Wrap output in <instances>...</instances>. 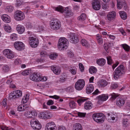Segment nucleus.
I'll return each mask as SVG.
<instances>
[{
    "instance_id": "1",
    "label": "nucleus",
    "mask_w": 130,
    "mask_h": 130,
    "mask_svg": "<svg viewBox=\"0 0 130 130\" xmlns=\"http://www.w3.org/2000/svg\"><path fill=\"white\" fill-rule=\"evenodd\" d=\"M126 70L124 66L121 64L113 72V77L116 80H117L122 74L125 72Z\"/></svg>"
},
{
    "instance_id": "2",
    "label": "nucleus",
    "mask_w": 130,
    "mask_h": 130,
    "mask_svg": "<svg viewBox=\"0 0 130 130\" xmlns=\"http://www.w3.org/2000/svg\"><path fill=\"white\" fill-rule=\"evenodd\" d=\"M68 40L64 37H61L59 40L58 47L60 50H64L67 48L68 45Z\"/></svg>"
},
{
    "instance_id": "3",
    "label": "nucleus",
    "mask_w": 130,
    "mask_h": 130,
    "mask_svg": "<svg viewBox=\"0 0 130 130\" xmlns=\"http://www.w3.org/2000/svg\"><path fill=\"white\" fill-rule=\"evenodd\" d=\"M55 10L61 13H63V14L66 17H70L73 15V13L68 9L66 8L64 10L63 8L61 6H59L56 7Z\"/></svg>"
},
{
    "instance_id": "4",
    "label": "nucleus",
    "mask_w": 130,
    "mask_h": 130,
    "mask_svg": "<svg viewBox=\"0 0 130 130\" xmlns=\"http://www.w3.org/2000/svg\"><path fill=\"white\" fill-rule=\"evenodd\" d=\"M92 117L95 121L99 123H103L105 119V116L102 113H94Z\"/></svg>"
},
{
    "instance_id": "5",
    "label": "nucleus",
    "mask_w": 130,
    "mask_h": 130,
    "mask_svg": "<svg viewBox=\"0 0 130 130\" xmlns=\"http://www.w3.org/2000/svg\"><path fill=\"white\" fill-rule=\"evenodd\" d=\"M32 127L35 130H39L41 128V125L39 122L36 118L32 119L30 121Z\"/></svg>"
},
{
    "instance_id": "6",
    "label": "nucleus",
    "mask_w": 130,
    "mask_h": 130,
    "mask_svg": "<svg viewBox=\"0 0 130 130\" xmlns=\"http://www.w3.org/2000/svg\"><path fill=\"white\" fill-rule=\"evenodd\" d=\"M50 26L51 28L54 30L59 29L61 26L60 22L57 20L52 21L50 22Z\"/></svg>"
},
{
    "instance_id": "7",
    "label": "nucleus",
    "mask_w": 130,
    "mask_h": 130,
    "mask_svg": "<svg viewBox=\"0 0 130 130\" xmlns=\"http://www.w3.org/2000/svg\"><path fill=\"white\" fill-rule=\"evenodd\" d=\"M85 81L83 79H78L76 83L75 88L76 90L80 91L85 86Z\"/></svg>"
},
{
    "instance_id": "8",
    "label": "nucleus",
    "mask_w": 130,
    "mask_h": 130,
    "mask_svg": "<svg viewBox=\"0 0 130 130\" xmlns=\"http://www.w3.org/2000/svg\"><path fill=\"white\" fill-rule=\"evenodd\" d=\"M29 43L30 46L34 48L36 47L39 44L38 39L35 37H29L28 38Z\"/></svg>"
},
{
    "instance_id": "9",
    "label": "nucleus",
    "mask_w": 130,
    "mask_h": 130,
    "mask_svg": "<svg viewBox=\"0 0 130 130\" xmlns=\"http://www.w3.org/2000/svg\"><path fill=\"white\" fill-rule=\"evenodd\" d=\"M22 95V91L20 90H17L12 92L9 95V97L10 99H15L21 96Z\"/></svg>"
},
{
    "instance_id": "10",
    "label": "nucleus",
    "mask_w": 130,
    "mask_h": 130,
    "mask_svg": "<svg viewBox=\"0 0 130 130\" xmlns=\"http://www.w3.org/2000/svg\"><path fill=\"white\" fill-rule=\"evenodd\" d=\"M14 17L15 20L20 21L23 20L24 19L25 15L23 12L18 10L15 12Z\"/></svg>"
},
{
    "instance_id": "11",
    "label": "nucleus",
    "mask_w": 130,
    "mask_h": 130,
    "mask_svg": "<svg viewBox=\"0 0 130 130\" xmlns=\"http://www.w3.org/2000/svg\"><path fill=\"white\" fill-rule=\"evenodd\" d=\"M68 37L70 41L72 43L75 44L79 41V39L77 35L74 33L71 34Z\"/></svg>"
},
{
    "instance_id": "12",
    "label": "nucleus",
    "mask_w": 130,
    "mask_h": 130,
    "mask_svg": "<svg viewBox=\"0 0 130 130\" xmlns=\"http://www.w3.org/2000/svg\"><path fill=\"white\" fill-rule=\"evenodd\" d=\"M4 55L9 59H12L14 58V54L10 50L7 49L3 51Z\"/></svg>"
},
{
    "instance_id": "13",
    "label": "nucleus",
    "mask_w": 130,
    "mask_h": 130,
    "mask_svg": "<svg viewBox=\"0 0 130 130\" xmlns=\"http://www.w3.org/2000/svg\"><path fill=\"white\" fill-rule=\"evenodd\" d=\"M14 46L16 49L18 51H21L24 48V45L22 42L16 41L14 44Z\"/></svg>"
},
{
    "instance_id": "14",
    "label": "nucleus",
    "mask_w": 130,
    "mask_h": 130,
    "mask_svg": "<svg viewBox=\"0 0 130 130\" xmlns=\"http://www.w3.org/2000/svg\"><path fill=\"white\" fill-rule=\"evenodd\" d=\"M40 75L38 73H34L30 75L29 78L31 80L36 82H39L40 80Z\"/></svg>"
},
{
    "instance_id": "15",
    "label": "nucleus",
    "mask_w": 130,
    "mask_h": 130,
    "mask_svg": "<svg viewBox=\"0 0 130 130\" xmlns=\"http://www.w3.org/2000/svg\"><path fill=\"white\" fill-rule=\"evenodd\" d=\"M56 125L53 121L47 123L45 128V130H56Z\"/></svg>"
},
{
    "instance_id": "16",
    "label": "nucleus",
    "mask_w": 130,
    "mask_h": 130,
    "mask_svg": "<svg viewBox=\"0 0 130 130\" xmlns=\"http://www.w3.org/2000/svg\"><path fill=\"white\" fill-rule=\"evenodd\" d=\"M93 8L95 10H99L101 7V4L99 0H94L92 3Z\"/></svg>"
},
{
    "instance_id": "17",
    "label": "nucleus",
    "mask_w": 130,
    "mask_h": 130,
    "mask_svg": "<svg viewBox=\"0 0 130 130\" xmlns=\"http://www.w3.org/2000/svg\"><path fill=\"white\" fill-rule=\"evenodd\" d=\"M29 107L27 105H20L17 107L18 111H23L29 109Z\"/></svg>"
},
{
    "instance_id": "18",
    "label": "nucleus",
    "mask_w": 130,
    "mask_h": 130,
    "mask_svg": "<svg viewBox=\"0 0 130 130\" xmlns=\"http://www.w3.org/2000/svg\"><path fill=\"white\" fill-rule=\"evenodd\" d=\"M116 16V12L114 11H112L109 12L108 14L107 15V18L108 20L111 21L115 18Z\"/></svg>"
},
{
    "instance_id": "19",
    "label": "nucleus",
    "mask_w": 130,
    "mask_h": 130,
    "mask_svg": "<svg viewBox=\"0 0 130 130\" xmlns=\"http://www.w3.org/2000/svg\"><path fill=\"white\" fill-rule=\"evenodd\" d=\"M94 89V87L93 85L88 84L86 88V92L88 94H90L93 91Z\"/></svg>"
},
{
    "instance_id": "20",
    "label": "nucleus",
    "mask_w": 130,
    "mask_h": 130,
    "mask_svg": "<svg viewBox=\"0 0 130 130\" xmlns=\"http://www.w3.org/2000/svg\"><path fill=\"white\" fill-rule=\"evenodd\" d=\"M93 104L90 101H86L84 105V108L86 110H90L93 107Z\"/></svg>"
},
{
    "instance_id": "21",
    "label": "nucleus",
    "mask_w": 130,
    "mask_h": 130,
    "mask_svg": "<svg viewBox=\"0 0 130 130\" xmlns=\"http://www.w3.org/2000/svg\"><path fill=\"white\" fill-rule=\"evenodd\" d=\"M107 82L104 79L100 80L97 83L98 86L100 87H105L107 85Z\"/></svg>"
},
{
    "instance_id": "22",
    "label": "nucleus",
    "mask_w": 130,
    "mask_h": 130,
    "mask_svg": "<svg viewBox=\"0 0 130 130\" xmlns=\"http://www.w3.org/2000/svg\"><path fill=\"white\" fill-rule=\"evenodd\" d=\"M17 31L18 33L20 34H22L25 31L24 27L22 25L19 24L16 27Z\"/></svg>"
},
{
    "instance_id": "23",
    "label": "nucleus",
    "mask_w": 130,
    "mask_h": 130,
    "mask_svg": "<svg viewBox=\"0 0 130 130\" xmlns=\"http://www.w3.org/2000/svg\"><path fill=\"white\" fill-rule=\"evenodd\" d=\"M125 103L124 100L121 98H119L117 99L116 104L119 106H121L123 105Z\"/></svg>"
},
{
    "instance_id": "24",
    "label": "nucleus",
    "mask_w": 130,
    "mask_h": 130,
    "mask_svg": "<svg viewBox=\"0 0 130 130\" xmlns=\"http://www.w3.org/2000/svg\"><path fill=\"white\" fill-rule=\"evenodd\" d=\"M2 18L3 20L6 22L9 23L11 21L10 18V17L6 14L3 15L2 16Z\"/></svg>"
},
{
    "instance_id": "25",
    "label": "nucleus",
    "mask_w": 130,
    "mask_h": 130,
    "mask_svg": "<svg viewBox=\"0 0 130 130\" xmlns=\"http://www.w3.org/2000/svg\"><path fill=\"white\" fill-rule=\"evenodd\" d=\"M51 69L54 73L56 75L59 74L60 73V70L58 67L52 66L51 67Z\"/></svg>"
},
{
    "instance_id": "26",
    "label": "nucleus",
    "mask_w": 130,
    "mask_h": 130,
    "mask_svg": "<svg viewBox=\"0 0 130 130\" xmlns=\"http://www.w3.org/2000/svg\"><path fill=\"white\" fill-rule=\"evenodd\" d=\"M108 96L105 94H103L99 96L98 97V99L99 101H106L108 98Z\"/></svg>"
},
{
    "instance_id": "27",
    "label": "nucleus",
    "mask_w": 130,
    "mask_h": 130,
    "mask_svg": "<svg viewBox=\"0 0 130 130\" xmlns=\"http://www.w3.org/2000/svg\"><path fill=\"white\" fill-rule=\"evenodd\" d=\"M82 126L79 123H76L73 125V130H82Z\"/></svg>"
},
{
    "instance_id": "28",
    "label": "nucleus",
    "mask_w": 130,
    "mask_h": 130,
    "mask_svg": "<svg viewBox=\"0 0 130 130\" xmlns=\"http://www.w3.org/2000/svg\"><path fill=\"white\" fill-rule=\"evenodd\" d=\"M122 124L123 126L125 127H128L129 125V121L127 118L123 119L122 120Z\"/></svg>"
},
{
    "instance_id": "29",
    "label": "nucleus",
    "mask_w": 130,
    "mask_h": 130,
    "mask_svg": "<svg viewBox=\"0 0 130 130\" xmlns=\"http://www.w3.org/2000/svg\"><path fill=\"white\" fill-rule=\"evenodd\" d=\"M105 59L103 58H101L98 60L97 61V63L99 65L102 66L105 64Z\"/></svg>"
},
{
    "instance_id": "30",
    "label": "nucleus",
    "mask_w": 130,
    "mask_h": 130,
    "mask_svg": "<svg viewBox=\"0 0 130 130\" xmlns=\"http://www.w3.org/2000/svg\"><path fill=\"white\" fill-rule=\"evenodd\" d=\"M119 14L121 18L123 20L126 19L127 18V15L126 13L123 11H120Z\"/></svg>"
},
{
    "instance_id": "31",
    "label": "nucleus",
    "mask_w": 130,
    "mask_h": 130,
    "mask_svg": "<svg viewBox=\"0 0 130 130\" xmlns=\"http://www.w3.org/2000/svg\"><path fill=\"white\" fill-rule=\"evenodd\" d=\"M4 30L7 32H10L11 31V27L8 24H4Z\"/></svg>"
},
{
    "instance_id": "32",
    "label": "nucleus",
    "mask_w": 130,
    "mask_h": 130,
    "mask_svg": "<svg viewBox=\"0 0 130 130\" xmlns=\"http://www.w3.org/2000/svg\"><path fill=\"white\" fill-rule=\"evenodd\" d=\"M10 67L8 65H5L2 67V70L5 72L8 71L10 70Z\"/></svg>"
},
{
    "instance_id": "33",
    "label": "nucleus",
    "mask_w": 130,
    "mask_h": 130,
    "mask_svg": "<svg viewBox=\"0 0 130 130\" xmlns=\"http://www.w3.org/2000/svg\"><path fill=\"white\" fill-rule=\"evenodd\" d=\"M41 115H42V116L43 117H44L48 119L51 118L52 116L51 114L50 113L42 112L41 113Z\"/></svg>"
},
{
    "instance_id": "34",
    "label": "nucleus",
    "mask_w": 130,
    "mask_h": 130,
    "mask_svg": "<svg viewBox=\"0 0 130 130\" xmlns=\"http://www.w3.org/2000/svg\"><path fill=\"white\" fill-rule=\"evenodd\" d=\"M89 72L91 74L95 73L97 71L96 68L94 67H91L89 69Z\"/></svg>"
},
{
    "instance_id": "35",
    "label": "nucleus",
    "mask_w": 130,
    "mask_h": 130,
    "mask_svg": "<svg viewBox=\"0 0 130 130\" xmlns=\"http://www.w3.org/2000/svg\"><path fill=\"white\" fill-rule=\"evenodd\" d=\"M86 17L85 14L83 13L77 19L78 20L82 21L85 20L86 19Z\"/></svg>"
},
{
    "instance_id": "36",
    "label": "nucleus",
    "mask_w": 130,
    "mask_h": 130,
    "mask_svg": "<svg viewBox=\"0 0 130 130\" xmlns=\"http://www.w3.org/2000/svg\"><path fill=\"white\" fill-rule=\"evenodd\" d=\"M29 99V95L28 94H26L25 96H24L23 98L22 102V103H24L27 102Z\"/></svg>"
},
{
    "instance_id": "37",
    "label": "nucleus",
    "mask_w": 130,
    "mask_h": 130,
    "mask_svg": "<svg viewBox=\"0 0 130 130\" xmlns=\"http://www.w3.org/2000/svg\"><path fill=\"white\" fill-rule=\"evenodd\" d=\"M81 44L83 46L88 47L89 46V44L87 41L85 39H82L81 41Z\"/></svg>"
},
{
    "instance_id": "38",
    "label": "nucleus",
    "mask_w": 130,
    "mask_h": 130,
    "mask_svg": "<svg viewBox=\"0 0 130 130\" xmlns=\"http://www.w3.org/2000/svg\"><path fill=\"white\" fill-rule=\"evenodd\" d=\"M31 73V70H26L22 72V74L23 75H29Z\"/></svg>"
},
{
    "instance_id": "39",
    "label": "nucleus",
    "mask_w": 130,
    "mask_h": 130,
    "mask_svg": "<svg viewBox=\"0 0 130 130\" xmlns=\"http://www.w3.org/2000/svg\"><path fill=\"white\" fill-rule=\"evenodd\" d=\"M69 71L73 75H75L76 73V69L74 67L69 68Z\"/></svg>"
},
{
    "instance_id": "40",
    "label": "nucleus",
    "mask_w": 130,
    "mask_h": 130,
    "mask_svg": "<svg viewBox=\"0 0 130 130\" xmlns=\"http://www.w3.org/2000/svg\"><path fill=\"white\" fill-rule=\"evenodd\" d=\"M76 104L74 101H71L69 103V105L71 108H74L76 107Z\"/></svg>"
},
{
    "instance_id": "41",
    "label": "nucleus",
    "mask_w": 130,
    "mask_h": 130,
    "mask_svg": "<svg viewBox=\"0 0 130 130\" xmlns=\"http://www.w3.org/2000/svg\"><path fill=\"white\" fill-rule=\"evenodd\" d=\"M67 79V76L64 75L60 77L59 80V82L60 83H63L66 81Z\"/></svg>"
},
{
    "instance_id": "42",
    "label": "nucleus",
    "mask_w": 130,
    "mask_h": 130,
    "mask_svg": "<svg viewBox=\"0 0 130 130\" xmlns=\"http://www.w3.org/2000/svg\"><path fill=\"white\" fill-rule=\"evenodd\" d=\"M96 39L98 43L100 44H102L103 43V39L101 36H97L96 37Z\"/></svg>"
},
{
    "instance_id": "43",
    "label": "nucleus",
    "mask_w": 130,
    "mask_h": 130,
    "mask_svg": "<svg viewBox=\"0 0 130 130\" xmlns=\"http://www.w3.org/2000/svg\"><path fill=\"white\" fill-rule=\"evenodd\" d=\"M110 46L109 44H108L107 43H106L104 45V47L105 50L106 52L108 53L109 52V48L110 47Z\"/></svg>"
},
{
    "instance_id": "44",
    "label": "nucleus",
    "mask_w": 130,
    "mask_h": 130,
    "mask_svg": "<svg viewBox=\"0 0 130 130\" xmlns=\"http://www.w3.org/2000/svg\"><path fill=\"white\" fill-rule=\"evenodd\" d=\"M122 47L125 51L128 52L129 51L130 47L128 45L126 44H124L122 45Z\"/></svg>"
},
{
    "instance_id": "45",
    "label": "nucleus",
    "mask_w": 130,
    "mask_h": 130,
    "mask_svg": "<svg viewBox=\"0 0 130 130\" xmlns=\"http://www.w3.org/2000/svg\"><path fill=\"white\" fill-rule=\"evenodd\" d=\"M25 115L28 118H31L33 117H32L31 111H28L25 114Z\"/></svg>"
},
{
    "instance_id": "46",
    "label": "nucleus",
    "mask_w": 130,
    "mask_h": 130,
    "mask_svg": "<svg viewBox=\"0 0 130 130\" xmlns=\"http://www.w3.org/2000/svg\"><path fill=\"white\" fill-rule=\"evenodd\" d=\"M58 55L56 53H53L51 54L49 56L50 58L53 60H54L57 57Z\"/></svg>"
},
{
    "instance_id": "47",
    "label": "nucleus",
    "mask_w": 130,
    "mask_h": 130,
    "mask_svg": "<svg viewBox=\"0 0 130 130\" xmlns=\"http://www.w3.org/2000/svg\"><path fill=\"white\" fill-rule=\"evenodd\" d=\"M10 39L13 41L16 40L17 39V35L15 34H13L10 36Z\"/></svg>"
},
{
    "instance_id": "48",
    "label": "nucleus",
    "mask_w": 130,
    "mask_h": 130,
    "mask_svg": "<svg viewBox=\"0 0 130 130\" xmlns=\"http://www.w3.org/2000/svg\"><path fill=\"white\" fill-rule=\"evenodd\" d=\"M107 63L108 64H111L112 63V61L111 56H108L107 57Z\"/></svg>"
},
{
    "instance_id": "49",
    "label": "nucleus",
    "mask_w": 130,
    "mask_h": 130,
    "mask_svg": "<svg viewBox=\"0 0 130 130\" xmlns=\"http://www.w3.org/2000/svg\"><path fill=\"white\" fill-rule=\"evenodd\" d=\"M73 89V87L72 86H70L66 88V90L68 92H72Z\"/></svg>"
},
{
    "instance_id": "50",
    "label": "nucleus",
    "mask_w": 130,
    "mask_h": 130,
    "mask_svg": "<svg viewBox=\"0 0 130 130\" xmlns=\"http://www.w3.org/2000/svg\"><path fill=\"white\" fill-rule=\"evenodd\" d=\"M14 63L15 65H18L21 64V62L20 59L17 58L15 60Z\"/></svg>"
},
{
    "instance_id": "51",
    "label": "nucleus",
    "mask_w": 130,
    "mask_h": 130,
    "mask_svg": "<svg viewBox=\"0 0 130 130\" xmlns=\"http://www.w3.org/2000/svg\"><path fill=\"white\" fill-rule=\"evenodd\" d=\"M86 100V99L84 98H83L80 99L78 100L77 101V102L78 104H79V105H80L84 102Z\"/></svg>"
},
{
    "instance_id": "52",
    "label": "nucleus",
    "mask_w": 130,
    "mask_h": 130,
    "mask_svg": "<svg viewBox=\"0 0 130 130\" xmlns=\"http://www.w3.org/2000/svg\"><path fill=\"white\" fill-rule=\"evenodd\" d=\"M7 9L9 12H10L13 11V8L12 6H8L7 7Z\"/></svg>"
},
{
    "instance_id": "53",
    "label": "nucleus",
    "mask_w": 130,
    "mask_h": 130,
    "mask_svg": "<svg viewBox=\"0 0 130 130\" xmlns=\"http://www.w3.org/2000/svg\"><path fill=\"white\" fill-rule=\"evenodd\" d=\"M79 66L80 71L82 72H83L84 71V66L82 63H79Z\"/></svg>"
},
{
    "instance_id": "54",
    "label": "nucleus",
    "mask_w": 130,
    "mask_h": 130,
    "mask_svg": "<svg viewBox=\"0 0 130 130\" xmlns=\"http://www.w3.org/2000/svg\"><path fill=\"white\" fill-rule=\"evenodd\" d=\"M118 86V85L117 83H115L114 84H111V89H115L117 88Z\"/></svg>"
},
{
    "instance_id": "55",
    "label": "nucleus",
    "mask_w": 130,
    "mask_h": 130,
    "mask_svg": "<svg viewBox=\"0 0 130 130\" xmlns=\"http://www.w3.org/2000/svg\"><path fill=\"white\" fill-rule=\"evenodd\" d=\"M123 5L122 2L117 3V7L119 9H121Z\"/></svg>"
},
{
    "instance_id": "56",
    "label": "nucleus",
    "mask_w": 130,
    "mask_h": 130,
    "mask_svg": "<svg viewBox=\"0 0 130 130\" xmlns=\"http://www.w3.org/2000/svg\"><path fill=\"white\" fill-rule=\"evenodd\" d=\"M107 115L108 117V120H111V119L112 120H114L115 119V118L114 117H113L110 116V114L109 113H108L107 114Z\"/></svg>"
},
{
    "instance_id": "57",
    "label": "nucleus",
    "mask_w": 130,
    "mask_h": 130,
    "mask_svg": "<svg viewBox=\"0 0 130 130\" xmlns=\"http://www.w3.org/2000/svg\"><path fill=\"white\" fill-rule=\"evenodd\" d=\"M67 55L68 57L71 58H73L74 56V55L73 53L70 51L68 53Z\"/></svg>"
},
{
    "instance_id": "58",
    "label": "nucleus",
    "mask_w": 130,
    "mask_h": 130,
    "mask_svg": "<svg viewBox=\"0 0 130 130\" xmlns=\"http://www.w3.org/2000/svg\"><path fill=\"white\" fill-rule=\"evenodd\" d=\"M86 114V113L80 112H78L77 114L78 116L79 117H85Z\"/></svg>"
},
{
    "instance_id": "59",
    "label": "nucleus",
    "mask_w": 130,
    "mask_h": 130,
    "mask_svg": "<svg viewBox=\"0 0 130 130\" xmlns=\"http://www.w3.org/2000/svg\"><path fill=\"white\" fill-rule=\"evenodd\" d=\"M40 81H42V82L46 81L47 80V78L45 77L41 76L40 75Z\"/></svg>"
},
{
    "instance_id": "60",
    "label": "nucleus",
    "mask_w": 130,
    "mask_h": 130,
    "mask_svg": "<svg viewBox=\"0 0 130 130\" xmlns=\"http://www.w3.org/2000/svg\"><path fill=\"white\" fill-rule=\"evenodd\" d=\"M46 104L47 105H50L53 104L54 102L51 100H49L47 102Z\"/></svg>"
},
{
    "instance_id": "61",
    "label": "nucleus",
    "mask_w": 130,
    "mask_h": 130,
    "mask_svg": "<svg viewBox=\"0 0 130 130\" xmlns=\"http://www.w3.org/2000/svg\"><path fill=\"white\" fill-rule=\"evenodd\" d=\"M58 130H66V128L64 126H61L58 127Z\"/></svg>"
},
{
    "instance_id": "62",
    "label": "nucleus",
    "mask_w": 130,
    "mask_h": 130,
    "mask_svg": "<svg viewBox=\"0 0 130 130\" xmlns=\"http://www.w3.org/2000/svg\"><path fill=\"white\" fill-rule=\"evenodd\" d=\"M50 97L51 98H53L55 99H57L59 98V96L56 95L54 96H50Z\"/></svg>"
},
{
    "instance_id": "63",
    "label": "nucleus",
    "mask_w": 130,
    "mask_h": 130,
    "mask_svg": "<svg viewBox=\"0 0 130 130\" xmlns=\"http://www.w3.org/2000/svg\"><path fill=\"white\" fill-rule=\"evenodd\" d=\"M3 105L5 107L6 106H7V103H6V99H4L2 102Z\"/></svg>"
},
{
    "instance_id": "64",
    "label": "nucleus",
    "mask_w": 130,
    "mask_h": 130,
    "mask_svg": "<svg viewBox=\"0 0 130 130\" xmlns=\"http://www.w3.org/2000/svg\"><path fill=\"white\" fill-rule=\"evenodd\" d=\"M100 93V92L99 91L98 89H96L95 91L92 94L94 95H96L98 93Z\"/></svg>"
}]
</instances>
